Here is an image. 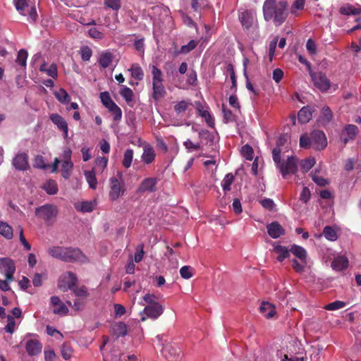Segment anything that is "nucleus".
<instances>
[{
    "label": "nucleus",
    "mask_w": 361,
    "mask_h": 361,
    "mask_svg": "<svg viewBox=\"0 0 361 361\" xmlns=\"http://www.w3.org/2000/svg\"><path fill=\"white\" fill-rule=\"evenodd\" d=\"M33 165L35 168L37 169H45L47 168L44 159L41 155H37L35 157Z\"/></svg>",
    "instance_id": "338daca9"
},
{
    "label": "nucleus",
    "mask_w": 361,
    "mask_h": 361,
    "mask_svg": "<svg viewBox=\"0 0 361 361\" xmlns=\"http://www.w3.org/2000/svg\"><path fill=\"white\" fill-rule=\"evenodd\" d=\"M71 156H72V151L71 149L66 147L63 149V152L61 154V162H63L64 161H71Z\"/></svg>",
    "instance_id": "69168bd1"
},
{
    "label": "nucleus",
    "mask_w": 361,
    "mask_h": 361,
    "mask_svg": "<svg viewBox=\"0 0 361 361\" xmlns=\"http://www.w3.org/2000/svg\"><path fill=\"white\" fill-rule=\"evenodd\" d=\"M7 324L5 326V331L7 333L13 334L16 331V322L13 316L7 315Z\"/></svg>",
    "instance_id": "bf43d9fd"
},
{
    "label": "nucleus",
    "mask_w": 361,
    "mask_h": 361,
    "mask_svg": "<svg viewBox=\"0 0 361 361\" xmlns=\"http://www.w3.org/2000/svg\"><path fill=\"white\" fill-rule=\"evenodd\" d=\"M39 70L42 72H46L49 76L53 78H56L58 76L57 67L56 64L53 63L50 65V66L48 68H47L46 64L44 63L40 66Z\"/></svg>",
    "instance_id": "a19ab883"
},
{
    "label": "nucleus",
    "mask_w": 361,
    "mask_h": 361,
    "mask_svg": "<svg viewBox=\"0 0 361 361\" xmlns=\"http://www.w3.org/2000/svg\"><path fill=\"white\" fill-rule=\"evenodd\" d=\"M312 118V112L309 106L302 107L298 112V118L300 123H307Z\"/></svg>",
    "instance_id": "c756f323"
},
{
    "label": "nucleus",
    "mask_w": 361,
    "mask_h": 361,
    "mask_svg": "<svg viewBox=\"0 0 361 361\" xmlns=\"http://www.w3.org/2000/svg\"><path fill=\"white\" fill-rule=\"evenodd\" d=\"M152 74V84L162 83V73L160 69H159L157 66H153Z\"/></svg>",
    "instance_id": "8fccbe9b"
},
{
    "label": "nucleus",
    "mask_w": 361,
    "mask_h": 361,
    "mask_svg": "<svg viewBox=\"0 0 361 361\" xmlns=\"http://www.w3.org/2000/svg\"><path fill=\"white\" fill-rule=\"evenodd\" d=\"M349 265L348 258L344 255H337L331 262V267L336 271L346 269Z\"/></svg>",
    "instance_id": "ddd939ff"
},
{
    "label": "nucleus",
    "mask_w": 361,
    "mask_h": 361,
    "mask_svg": "<svg viewBox=\"0 0 361 361\" xmlns=\"http://www.w3.org/2000/svg\"><path fill=\"white\" fill-rule=\"evenodd\" d=\"M345 302L341 300H336L333 302H331L325 306V310L329 311L337 310L341 309L345 306Z\"/></svg>",
    "instance_id": "13d9d810"
},
{
    "label": "nucleus",
    "mask_w": 361,
    "mask_h": 361,
    "mask_svg": "<svg viewBox=\"0 0 361 361\" xmlns=\"http://www.w3.org/2000/svg\"><path fill=\"white\" fill-rule=\"evenodd\" d=\"M241 154L247 160H252L253 159V149L252 147L248 145H245L242 147Z\"/></svg>",
    "instance_id": "052dcab7"
},
{
    "label": "nucleus",
    "mask_w": 361,
    "mask_h": 361,
    "mask_svg": "<svg viewBox=\"0 0 361 361\" xmlns=\"http://www.w3.org/2000/svg\"><path fill=\"white\" fill-rule=\"evenodd\" d=\"M161 353L168 361H180L182 357L180 347L172 343L165 344L161 350Z\"/></svg>",
    "instance_id": "423d86ee"
},
{
    "label": "nucleus",
    "mask_w": 361,
    "mask_h": 361,
    "mask_svg": "<svg viewBox=\"0 0 361 361\" xmlns=\"http://www.w3.org/2000/svg\"><path fill=\"white\" fill-rule=\"evenodd\" d=\"M14 4L16 10L23 16H27V11L32 6L30 0H15Z\"/></svg>",
    "instance_id": "bb28decb"
},
{
    "label": "nucleus",
    "mask_w": 361,
    "mask_h": 361,
    "mask_svg": "<svg viewBox=\"0 0 361 361\" xmlns=\"http://www.w3.org/2000/svg\"><path fill=\"white\" fill-rule=\"evenodd\" d=\"M120 94L127 103H130L133 99V92L126 85H123L120 90Z\"/></svg>",
    "instance_id": "79ce46f5"
},
{
    "label": "nucleus",
    "mask_w": 361,
    "mask_h": 361,
    "mask_svg": "<svg viewBox=\"0 0 361 361\" xmlns=\"http://www.w3.org/2000/svg\"><path fill=\"white\" fill-rule=\"evenodd\" d=\"M47 252L52 257L66 262L76 261L84 262L86 260L85 256L78 248L52 246L47 249Z\"/></svg>",
    "instance_id": "f03ea898"
},
{
    "label": "nucleus",
    "mask_w": 361,
    "mask_h": 361,
    "mask_svg": "<svg viewBox=\"0 0 361 361\" xmlns=\"http://www.w3.org/2000/svg\"><path fill=\"white\" fill-rule=\"evenodd\" d=\"M190 106H192V102L190 99L182 100L174 105V111L176 114H180L188 110Z\"/></svg>",
    "instance_id": "c9c22d12"
},
{
    "label": "nucleus",
    "mask_w": 361,
    "mask_h": 361,
    "mask_svg": "<svg viewBox=\"0 0 361 361\" xmlns=\"http://www.w3.org/2000/svg\"><path fill=\"white\" fill-rule=\"evenodd\" d=\"M158 298L154 294L147 293L143 296V300L147 305H154V304H160L157 302Z\"/></svg>",
    "instance_id": "e2e57ef3"
},
{
    "label": "nucleus",
    "mask_w": 361,
    "mask_h": 361,
    "mask_svg": "<svg viewBox=\"0 0 361 361\" xmlns=\"http://www.w3.org/2000/svg\"><path fill=\"white\" fill-rule=\"evenodd\" d=\"M77 283V277L73 272L68 271L62 274L59 280V288L63 291L72 289Z\"/></svg>",
    "instance_id": "6e6552de"
},
{
    "label": "nucleus",
    "mask_w": 361,
    "mask_h": 361,
    "mask_svg": "<svg viewBox=\"0 0 361 361\" xmlns=\"http://www.w3.org/2000/svg\"><path fill=\"white\" fill-rule=\"evenodd\" d=\"M312 180L319 186H325L329 184V180L317 174V171L311 173Z\"/></svg>",
    "instance_id": "4d7b16f0"
},
{
    "label": "nucleus",
    "mask_w": 361,
    "mask_h": 361,
    "mask_svg": "<svg viewBox=\"0 0 361 361\" xmlns=\"http://www.w3.org/2000/svg\"><path fill=\"white\" fill-rule=\"evenodd\" d=\"M61 355L63 359L68 360L73 354V348L68 343H63L61 348Z\"/></svg>",
    "instance_id": "3c124183"
},
{
    "label": "nucleus",
    "mask_w": 361,
    "mask_h": 361,
    "mask_svg": "<svg viewBox=\"0 0 361 361\" xmlns=\"http://www.w3.org/2000/svg\"><path fill=\"white\" fill-rule=\"evenodd\" d=\"M42 188L50 195H56L59 188L57 183L54 180H47L42 186Z\"/></svg>",
    "instance_id": "cd10ccee"
},
{
    "label": "nucleus",
    "mask_w": 361,
    "mask_h": 361,
    "mask_svg": "<svg viewBox=\"0 0 361 361\" xmlns=\"http://www.w3.org/2000/svg\"><path fill=\"white\" fill-rule=\"evenodd\" d=\"M85 179L91 189L95 190L97 186V179L96 178L95 172L92 171H85L84 172Z\"/></svg>",
    "instance_id": "7c9ffc66"
},
{
    "label": "nucleus",
    "mask_w": 361,
    "mask_h": 361,
    "mask_svg": "<svg viewBox=\"0 0 361 361\" xmlns=\"http://www.w3.org/2000/svg\"><path fill=\"white\" fill-rule=\"evenodd\" d=\"M27 56H28V54L26 50L20 49L18 51V54L17 56L16 63H18L22 67H25Z\"/></svg>",
    "instance_id": "603ef678"
},
{
    "label": "nucleus",
    "mask_w": 361,
    "mask_h": 361,
    "mask_svg": "<svg viewBox=\"0 0 361 361\" xmlns=\"http://www.w3.org/2000/svg\"><path fill=\"white\" fill-rule=\"evenodd\" d=\"M332 119V112L329 106L323 107L320 121L323 124L329 123Z\"/></svg>",
    "instance_id": "49530a36"
},
{
    "label": "nucleus",
    "mask_w": 361,
    "mask_h": 361,
    "mask_svg": "<svg viewBox=\"0 0 361 361\" xmlns=\"http://www.w3.org/2000/svg\"><path fill=\"white\" fill-rule=\"evenodd\" d=\"M50 119L59 130L63 131V137L66 139L68 134V127L66 121L58 114H51Z\"/></svg>",
    "instance_id": "4468645a"
},
{
    "label": "nucleus",
    "mask_w": 361,
    "mask_h": 361,
    "mask_svg": "<svg viewBox=\"0 0 361 361\" xmlns=\"http://www.w3.org/2000/svg\"><path fill=\"white\" fill-rule=\"evenodd\" d=\"M96 205V201H83L78 202L74 204L76 210L82 212H92Z\"/></svg>",
    "instance_id": "a878e982"
},
{
    "label": "nucleus",
    "mask_w": 361,
    "mask_h": 361,
    "mask_svg": "<svg viewBox=\"0 0 361 361\" xmlns=\"http://www.w3.org/2000/svg\"><path fill=\"white\" fill-rule=\"evenodd\" d=\"M102 104L106 108L112 106L116 103L111 99L110 94L108 92H102L99 95Z\"/></svg>",
    "instance_id": "c03bdc74"
},
{
    "label": "nucleus",
    "mask_w": 361,
    "mask_h": 361,
    "mask_svg": "<svg viewBox=\"0 0 361 361\" xmlns=\"http://www.w3.org/2000/svg\"><path fill=\"white\" fill-rule=\"evenodd\" d=\"M0 234L6 239H11L13 238V228L7 223L0 221Z\"/></svg>",
    "instance_id": "72a5a7b5"
},
{
    "label": "nucleus",
    "mask_w": 361,
    "mask_h": 361,
    "mask_svg": "<svg viewBox=\"0 0 361 361\" xmlns=\"http://www.w3.org/2000/svg\"><path fill=\"white\" fill-rule=\"evenodd\" d=\"M281 149L274 148L272 157L277 169L280 171L283 178L290 174H294L298 171V159L294 156H288L286 161H281Z\"/></svg>",
    "instance_id": "7ed1b4c3"
},
{
    "label": "nucleus",
    "mask_w": 361,
    "mask_h": 361,
    "mask_svg": "<svg viewBox=\"0 0 361 361\" xmlns=\"http://www.w3.org/2000/svg\"><path fill=\"white\" fill-rule=\"evenodd\" d=\"M305 5V0H295L290 7V13L295 17L298 16L300 14L299 12L304 9Z\"/></svg>",
    "instance_id": "473e14b6"
},
{
    "label": "nucleus",
    "mask_w": 361,
    "mask_h": 361,
    "mask_svg": "<svg viewBox=\"0 0 361 361\" xmlns=\"http://www.w3.org/2000/svg\"><path fill=\"white\" fill-rule=\"evenodd\" d=\"M234 177L232 173H228L224 178L221 182V187L224 191H229L231 190V185L233 183Z\"/></svg>",
    "instance_id": "09e8293b"
},
{
    "label": "nucleus",
    "mask_w": 361,
    "mask_h": 361,
    "mask_svg": "<svg viewBox=\"0 0 361 361\" xmlns=\"http://www.w3.org/2000/svg\"><path fill=\"white\" fill-rule=\"evenodd\" d=\"M25 349L29 355L33 356L41 352L42 345L39 341L30 339L25 343Z\"/></svg>",
    "instance_id": "412c9836"
},
{
    "label": "nucleus",
    "mask_w": 361,
    "mask_h": 361,
    "mask_svg": "<svg viewBox=\"0 0 361 361\" xmlns=\"http://www.w3.org/2000/svg\"><path fill=\"white\" fill-rule=\"evenodd\" d=\"M108 110L112 114L114 121H118L121 119L122 111L116 104L109 107Z\"/></svg>",
    "instance_id": "5fc2aeb1"
},
{
    "label": "nucleus",
    "mask_w": 361,
    "mask_h": 361,
    "mask_svg": "<svg viewBox=\"0 0 361 361\" xmlns=\"http://www.w3.org/2000/svg\"><path fill=\"white\" fill-rule=\"evenodd\" d=\"M129 71L131 73V76L137 80H141L143 79L144 77V73L140 67V66L137 63H133L130 69H128Z\"/></svg>",
    "instance_id": "f704fd0d"
},
{
    "label": "nucleus",
    "mask_w": 361,
    "mask_h": 361,
    "mask_svg": "<svg viewBox=\"0 0 361 361\" xmlns=\"http://www.w3.org/2000/svg\"><path fill=\"white\" fill-rule=\"evenodd\" d=\"M267 232L272 238H278L285 233L283 227L278 222H272L267 226Z\"/></svg>",
    "instance_id": "aec40b11"
},
{
    "label": "nucleus",
    "mask_w": 361,
    "mask_h": 361,
    "mask_svg": "<svg viewBox=\"0 0 361 361\" xmlns=\"http://www.w3.org/2000/svg\"><path fill=\"white\" fill-rule=\"evenodd\" d=\"M314 85L322 92L327 91L331 85L329 80L322 73H315L312 75Z\"/></svg>",
    "instance_id": "f8f14e48"
},
{
    "label": "nucleus",
    "mask_w": 361,
    "mask_h": 361,
    "mask_svg": "<svg viewBox=\"0 0 361 361\" xmlns=\"http://www.w3.org/2000/svg\"><path fill=\"white\" fill-rule=\"evenodd\" d=\"M196 109L200 116L204 118L205 119V121L208 126L211 128L214 127V118L210 114V112L208 110V107H204L202 106V104L200 102L196 103L195 104Z\"/></svg>",
    "instance_id": "2eb2a0df"
},
{
    "label": "nucleus",
    "mask_w": 361,
    "mask_h": 361,
    "mask_svg": "<svg viewBox=\"0 0 361 361\" xmlns=\"http://www.w3.org/2000/svg\"><path fill=\"white\" fill-rule=\"evenodd\" d=\"M153 85V97L154 99L158 100L162 98L165 93V89L162 83L152 84Z\"/></svg>",
    "instance_id": "ea45409f"
},
{
    "label": "nucleus",
    "mask_w": 361,
    "mask_h": 361,
    "mask_svg": "<svg viewBox=\"0 0 361 361\" xmlns=\"http://www.w3.org/2000/svg\"><path fill=\"white\" fill-rule=\"evenodd\" d=\"M35 214L37 216L48 221L56 216L58 208L54 204H47L36 208Z\"/></svg>",
    "instance_id": "0eeeda50"
},
{
    "label": "nucleus",
    "mask_w": 361,
    "mask_h": 361,
    "mask_svg": "<svg viewBox=\"0 0 361 361\" xmlns=\"http://www.w3.org/2000/svg\"><path fill=\"white\" fill-rule=\"evenodd\" d=\"M312 147L317 150L324 149L327 146V139L322 130H313L311 133Z\"/></svg>",
    "instance_id": "9d476101"
},
{
    "label": "nucleus",
    "mask_w": 361,
    "mask_h": 361,
    "mask_svg": "<svg viewBox=\"0 0 361 361\" xmlns=\"http://www.w3.org/2000/svg\"><path fill=\"white\" fill-rule=\"evenodd\" d=\"M274 252L278 254L277 259L280 262L283 261L286 258L289 257L290 252L286 247L282 245H276L274 248Z\"/></svg>",
    "instance_id": "2f4dec72"
},
{
    "label": "nucleus",
    "mask_w": 361,
    "mask_h": 361,
    "mask_svg": "<svg viewBox=\"0 0 361 361\" xmlns=\"http://www.w3.org/2000/svg\"><path fill=\"white\" fill-rule=\"evenodd\" d=\"M359 132L358 128L353 124L345 126L341 134V139L344 145L355 139Z\"/></svg>",
    "instance_id": "9b49d317"
},
{
    "label": "nucleus",
    "mask_w": 361,
    "mask_h": 361,
    "mask_svg": "<svg viewBox=\"0 0 361 361\" xmlns=\"http://www.w3.org/2000/svg\"><path fill=\"white\" fill-rule=\"evenodd\" d=\"M155 158V152L151 145H145L141 156L142 161L147 164L152 163Z\"/></svg>",
    "instance_id": "b1692460"
},
{
    "label": "nucleus",
    "mask_w": 361,
    "mask_h": 361,
    "mask_svg": "<svg viewBox=\"0 0 361 361\" xmlns=\"http://www.w3.org/2000/svg\"><path fill=\"white\" fill-rule=\"evenodd\" d=\"M300 146L302 148L308 149L312 146V135L310 137L307 134H303L300 138Z\"/></svg>",
    "instance_id": "864d4df0"
},
{
    "label": "nucleus",
    "mask_w": 361,
    "mask_h": 361,
    "mask_svg": "<svg viewBox=\"0 0 361 361\" xmlns=\"http://www.w3.org/2000/svg\"><path fill=\"white\" fill-rule=\"evenodd\" d=\"M262 11L266 21H271L275 26H280L288 18V4L284 0H265Z\"/></svg>",
    "instance_id": "f257e3e1"
},
{
    "label": "nucleus",
    "mask_w": 361,
    "mask_h": 361,
    "mask_svg": "<svg viewBox=\"0 0 361 361\" xmlns=\"http://www.w3.org/2000/svg\"><path fill=\"white\" fill-rule=\"evenodd\" d=\"M307 263H302L301 261L299 262L297 259L292 260V266L293 269L298 273H302L305 271V267L307 266Z\"/></svg>",
    "instance_id": "0e129e2a"
},
{
    "label": "nucleus",
    "mask_w": 361,
    "mask_h": 361,
    "mask_svg": "<svg viewBox=\"0 0 361 361\" xmlns=\"http://www.w3.org/2000/svg\"><path fill=\"white\" fill-rule=\"evenodd\" d=\"M54 94L58 101L62 104H68L71 101V97L63 88H60Z\"/></svg>",
    "instance_id": "e433bc0d"
},
{
    "label": "nucleus",
    "mask_w": 361,
    "mask_h": 361,
    "mask_svg": "<svg viewBox=\"0 0 361 361\" xmlns=\"http://www.w3.org/2000/svg\"><path fill=\"white\" fill-rule=\"evenodd\" d=\"M180 274L182 278L189 279L192 277L194 274V269L190 266H183L180 269Z\"/></svg>",
    "instance_id": "6e6d98bb"
},
{
    "label": "nucleus",
    "mask_w": 361,
    "mask_h": 361,
    "mask_svg": "<svg viewBox=\"0 0 361 361\" xmlns=\"http://www.w3.org/2000/svg\"><path fill=\"white\" fill-rule=\"evenodd\" d=\"M61 168L63 178L65 179H68L71 175V171L73 168V163L72 161H64L62 162Z\"/></svg>",
    "instance_id": "58836bf2"
},
{
    "label": "nucleus",
    "mask_w": 361,
    "mask_h": 361,
    "mask_svg": "<svg viewBox=\"0 0 361 361\" xmlns=\"http://www.w3.org/2000/svg\"><path fill=\"white\" fill-rule=\"evenodd\" d=\"M113 61V54L109 51L102 52L99 58V63L102 68H107Z\"/></svg>",
    "instance_id": "c85d7f7f"
},
{
    "label": "nucleus",
    "mask_w": 361,
    "mask_h": 361,
    "mask_svg": "<svg viewBox=\"0 0 361 361\" xmlns=\"http://www.w3.org/2000/svg\"><path fill=\"white\" fill-rule=\"evenodd\" d=\"M339 13L345 16H357L361 13L360 6H354L350 4H345L339 8Z\"/></svg>",
    "instance_id": "4be33fe9"
},
{
    "label": "nucleus",
    "mask_w": 361,
    "mask_h": 361,
    "mask_svg": "<svg viewBox=\"0 0 361 361\" xmlns=\"http://www.w3.org/2000/svg\"><path fill=\"white\" fill-rule=\"evenodd\" d=\"M164 307L161 304L147 305L140 312V321L144 322L147 319L155 320L164 312Z\"/></svg>",
    "instance_id": "39448f33"
},
{
    "label": "nucleus",
    "mask_w": 361,
    "mask_h": 361,
    "mask_svg": "<svg viewBox=\"0 0 361 361\" xmlns=\"http://www.w3.org/2000/svg\"><path fill=\"white\" fill-rule=\"evenodd\" d=\"M88 35L90 37L94 39H102L104 37V35L103 34V32H102L101 31H99L97 28L96 27H91L89 30H88Z\"/></svg>",
    "instance_id": "680f3d73"
},
{
    "label": "nucleus",
    "mask_w": 361,
    "mask_h": 361,
    "mask_svg": "<svg viewBox=\"0 0 361 361\" xmlns=\"http://www.w3.org/2000/svg\"><path fill=\"white\" fill-rule=\"evenodd\" d=\"M259 310L267 319L272 318L276 314L275 306L269 302H262Z\"/></svg>",
    "instance_id": "5701e85b"
},
{
    "label": "nucleus",
    "mask_w": 361,
    "mask_h": 361,
    "mask_svg": "<svg viewBox=\"0 0 361 361\" xmlns=\"http://www.w3.org/2000/svg\"><path fill=\"white\" fill-rule=\"evenodd\" d=\"M51 305L55 306L53 312L59 315H66L68 313V309L66 305L63 303L58 296H52L50 298Z\"/></svg>",
    "instance_id": "f3484780"
},
{
    "label": "nucleus",
    "mask_w": 361,
    "mask_h": 361,
    "mask_svg": "<svg viewBox=\"0 0 361 361\" xmlns=\"http://www.w3.org/2000/svg\"><path fill=\"white\" fill-rule=\"evenodd\" d=\"M16 267L13 261L7 257L0 258V273L5 276L8 280L13 279Z\"/></svg>",
    "instance_id": "1a4fd4ad"
},
{
    "label": "nucleus",
    "mask_w": 361,
    "mask_h": 361,
    "mask_svg": "<svg viewBox=\"0 0 361 361\" xmlns=\"http://www.w3.org/2000/svg\"><path fill=\"white\" fill-rule=\"evenodd\" d=\"M311 193L307 187H303L300 195V200L304 203H307L310 199Z\"/></svg>",
    "instance_id": "774afa93"
},
{
    "label": "nucleus",
    "mask_w": 361,
    "mask_h": 361,
    "mask_svg": "<svg viewBox=\"0 0 361 361\" xmlns=\"http://www.w3.org/2000/svg\"><path fill=\"white\" fill-rule=\"evenodd\" d=\"M27 155L25 153H19L13 159V166L19 171H25L28 169Z\"/></svg>",
    "instance_id": "a211bd4d"
},
{
    "label": "nucleus",
    "mask_w": 361,
    "mask_h": 361,
    "mask_svg": "<svg viewBox=\"0 0 361 361\" xmlns=\"http://www.w3.org/2000/svg\"><path fill=\"white\" fill-rule=\"evenodd\" d=\"M157 182L158 180L156 178H147L142 181L137 188V191L140 192H154Z\"/></svg>",
    "instance_id": "dca6fc26"
},
{
    "label": "nucleus",
    "mask_w": 361,
    "mask_h": 361,
    "mask_svg": "<svg viewBox=\"0 0 361 361\" xmlns=\"http://www.w3.org/2000/svg\"><path fill=\"white\" fill-rule=\"evenodd\" d=\"M133 158V150L132 149H126L123 154V159L122 161L123 166L125 168L128 169L131 166Z\"/></svg>",
    "instance_id": "a18cd8bd"
},
{
    "label": "nucleus",
    "mask_w": 361,
    "mask_h": 361,
    "mask_svg": "<svg viewBox=\"0 0 361 361\" xmlns=\"http://www.w3.org/2000/svg\"><path fill=\"white\" fill-rule=\"evenodd\" d=\"M290 252L302 263H307V254L306 250L299 245H293L290 249Z\"/></svg>",
    "instance_id": "393cba45"
},
{
    "label": "nucleus",
    "mask_w": 361,
    "mask_h": 361,
    "mask_svg": "<svg viewBox=\"0 0 361 361\" xmlns=\"http://www.w3.org/2000/svg\"><path fill=\"white\" fill-rule=\"evenodd\" d=\"M316 160L314 157H309L301 161L300 166L303 172H307L315 164Z\"/></svg>",
    "instance_id": "37998d69"
},
{
    "label": "nucleus",
    "mask_w": 361,
    "mask_h": 361,
    "mask_svg": "<svg viewBox=\"0 0 361 361\" xmlns=\"http://www.w3.org/2000/svg\"><path fill=\"white\" fill-rule=\"evenodd\" d=\"M114 334L117 336H125L127 334V326L124 322H119L113 326Z\"/></svg>",
    "instance_id": "4c0bfd02"
},
{
    "label": "nucleus",
    "mask_w": 361,
    "mask_h": 361,
    "mask_svg": "<svg viewBox=\"0 0 361 361\" xmlns=\"http://www.w3.org/2000/svg\"><path fill=\"white\" fill-rule=\"evenodd\" d=\"M239 20L243 27L248 29L255 20V14L252 11H245L240 14Z\"/></svg>",
    "instance_id": "6ab92c4d"
},
{
    "label": "nucleus",
    "mask_w": 361,
    "mask_h": 361,
    "mask_svg": "<svg viewBox=\"0 0 361 361\" xmlns=\"http://www.w3.org/2000/svg\"><path fill=\"white\" fill-rule=\"evenodd\" d=\"M323 234L327 240L331 241H335L338 238L336 231L329 226L324 227Z\"/></svg>",
    "instance_id": "de8ad7c7"
},
{
    "label": "nucleus",
    "mask_w": 361,
    "mask_h": 361,
    "mask_svg": "<svg viewBox=\"0 0 361 361\" xmlns=\"http://www.w3.org/2000/svg\"><path fill=\"white\" fill-rule=\"evenodd\" d=\"M110 190H109V198L115 201L119 198V197L123 195L125 192V185L123 178V173L118 172L116 176L111 177L109 180Z\"/></svg>",
    "instance_id": "20e7f679"
}]
</instances>
